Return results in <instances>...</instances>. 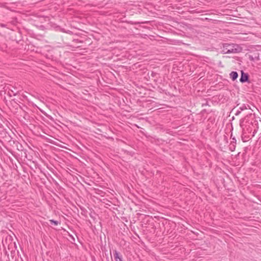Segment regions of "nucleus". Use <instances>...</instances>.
<instances>
[{
  "instance_id": "f257e3e1",
  "label": "nucleus",
  "mask_w": 261,
  "mask_h": 261,
  "mask_svg": "<svg viewBox=\"0 0 261 261\" xmlns=\"http://www.w3.org/2000/svg\"><path fill=\"white\" fill-rule=\"evenodd\" d=\"M241 50V48L237 44H225L223 45L222 53L224 54H228L231 53H239Z\"/></svg>"
},
{
  "instance_id": "f03ea898",
  "label": "nucleus",
  "mask_w": 261,
  "mask_h": 261,
  "mask_svg": "<svg viewBox=\"0 0 261 261\" xmlns=\"http://www.w3.org/2000/svg\"><path fill=\"white\" fill-rule=\"evenodd\" d=\"M113 252L115 261H123L122 255L117 250H114Z\"/></svg>"
},
{
  "instance_id": "7ed1b4c3",
  "label": "nucleus",
  "mask_w": 261,
  "mask_h": 261,
  "mask_svg": "<svg viewBox=\"0 0 261 261\" xmlns=\"http://www.w3.org/2000/svg\"><path fill=\"white\" fill-rule=\"evenodd\" d=\"M248 80V75L247 73H245L243 71H241V76L240 79V81L241 83H244Z\"/></svg>"
},
{
  "instance_id": "20e7f679",
  "label": "nucleus",
  "mask_w": 261,
  "mask_h": 261,
  "mask_svg": "<svg viewBox=\"0 0 261 261\" xmlns=\"http://www.w3.org/2000/svg\"><path fill=\"white\" fill-rule=\"evenodd\" d=\"M230 77L231 79V80L234 81L236 80L238 77V74L236 71H232L230 73Z\"/></svg>"
},
{
  "instance_id": "39448f33",
  "label": "nucleus",
  "mask_w": 261,
  "mask_h": 261,
  "mask_svg": "<svg viewBox=\"0 0 261 261\" xmlns=\"http://www.w3.org/2000/svg\"><path fill=\"white\" fill-rule=\"evenodd\" d=\"M248 107L249 108V106L248 105L246 106L245 105H243L242 106H241L240 108H239V109L242 111L244 110H246V109H248Z\"/></svg>"
},
{
  "instance_id": "423d86ee",
  "label": "nucleus",
  "mask_w": 261,
  "mask_h": 261,
  "mask_svg": "<svg viewBox=\"0 0 261 261\" xmlns=\"http://www.w3.org/2000/svg\"><path fill=\"white\" fill-rule=\"evenodd\" d=\"M244 119H242L240 120V126L242 128H244Z\"/></svg>"
},
{
  "instance_id": "0eeeda50",
  "label": "nucleus",
  "mask_w": 261,
  "mask_h": 261,
  "mask_svg": "<svg viewBox=\"0 0 261 261\" xmlns=\"http://www.w3.org/2000/svg\"><path fill=\"white\" fill-rule=\"evenodd\" d=\"M50 223H51V224H53H53H55V225H57L58 224V223H59L58 221H55V220H50Z\"/></svg>"
},
{
  "instance_id": "6e6552de",
  "label": "nucleus",
  "mask_w": 261,
  "mask_h": 261,
  "mask_svg": "<svg viewBox=\"0 0 261 261\" xmlns=\"http://www.w3.org/2000/svg\"><path fill=\"white\" fill-rule=\"evenodd\" d=\"M241 112V111L239 109L238 110H237V111L236 112V115H238L240 114V113Z\"/></svg>"
}]
</instances>
